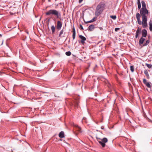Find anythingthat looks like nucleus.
I'll return each mask as SVG.
<instances>
[{
	"instance_id": "nucleus-33",
	"label": "nucleus",
	"mask_w": 152,
	"mask_h": 152,
	"mask_svg": "<svg viewBox=\"0 0 152 152\" xmlns=\"http://www.w3.org/2000/svg\"><path fill=\"white\" fill-rule=\"evenodd\" d=\"M53 94H54V96L55 97H59V96L58 95H56V94H55L54 93H53Z\"/></svg>"
},
{
	"instance_id": "nucleus-38",
	"label": "nucleus",
	"mask_w": 152,
	"mask_h": 152,
	"mask_svg": "<svg viewBox=\"0 0 152 152\" xmlns=\"http://www.w3.org/2000/svg\"><path fill=\"white\" fill-rule=\"evenodd\" d=\"M0 36H1H1H2L0 34Z\"/></svg>"
},
{
	"instance_id": "nucleus-17",
	"label": "nucleus",
	"mask_w": 152,
	"mask_h": 152,
	"mask_svg": "<svg viewBox=\"0 0 152 152\" xmlns=\"http://www.w3.org/2000/svg\"><path fill=\"white\" fill-rule=\"evenodd\" d=\"M52 32L53 34L54 33L55 30V28L54 26H52L51 27Z\"/></svg>"
},
{
	"instance_id": "nucleus-34",
	"label": "nucleus",
	"mask_w": 152,
	"mask_h": 152,
	"mask_svg": "<svg viewBox=\"0 0 152 152\" xmlns=\"http://www.w3.org/2000/svg\"><path fill=\"white\" fill-rule=\"evenodd\" d=\"M83 0H79L78 2L79 4H80L82 3Z\"/></svg>"
},
{
	"instance_id": "nucleus-6",
	"label": "nucleus",
	"mask_w": 152,
	"mask_h": 152,
	"mask_svg": "<svg viewBox=\"0 0 152 152\" xmlns=\"http://www.w3.org/2000/svg\"><path fill=\"white\" fill-rule=\"evenodd\" d=\"M62 26V23L59 20H58L57 22V28L58 30H59L61 28Z\"/></svg>"
},
{
	"instance_id": "nucleus-1",
	"label": "nucleus",
	"mask_w": 152,
	"mask_h": 152,
	"mask_svg": "<svg viewBox=\"0 0 152 152\" xmlns=\"http://www.w3.org/2000/svg\"><path fill=\"white\" fill-rule=\"evenodd\" d=\"M140 13L141 16L142 17V22L140 20V14L137 13L136 15V17L138 23L139 25L142 24L143 27V28H145L147 26V17L149 14H150V13L147 9L140 10Z\"/></svg>"
},
{
	"instance_id": "nucleus-9",
	"label": "nucleus",
	"mask_w": 152,
	"mask_h": 152,
	"mask_svg": "<svg viewBox=\"0 0 152 152\" xmlns=\"http://www.w3.org/2000/svg\"><path fill=\"white\" fill-rule=\"evenodd\" d=\"M94 25L93 24H91L89 26L88 30L89 31H92L94 29Z\"/></svg>"
},
{
	"instance_id": "nucleus-11",
	"label": "nucleus",
	"mask_w": 152,
	"mask_h": 152,
	"mask_svg": "<svg viewBox=\"0 0 152 152\" xmlns=\"http://www.w3.org/2000/svg\"><path fill=\"white\" fill-rule=\"evenodd\" d=\"M141 29L139 27H138V28L136 31L135 37L136 38H137L139 36V34L140 33Z\"/></svg>"
},
{
	"instance_id": "nucleus-18",
	"label": "nucleus",
	"mask_w": 152,
	"mask_h": 152,
	"mask_svg": "<svg viewBox=\"0 0 152 152\" xmlns=\"http://www.w3.org/2000/svg\"><path fill=\"white\" fill-rule=\"evenodd\" d=\"M64 32L63 29H62L60 32L59 34V37H64V36H62V35Z\"/></svg>"
},
{
	"instance_id": "nucleus-30",
	"label": "nucleus",
	"mask_w": 152,
	"mask_h": 152,
	"mask_svg": "<svg viewBox=\"0 0 152 152\" xmlns=\"http://www.w3.org/2000/svg\"><path fill=\"white\" fill-rule=\"evenodd\" d=\"M80 26L81 30H83V28L81 24L80 25Z\"/></svg>"
},
{
	"instance_id": "nucleus-29",
	"label": "nucleus",
	"mask_w": 152,
	"mask_h": 152,
	"mask_svg": "<svg viewBox=\"0 0 152 152\" xmlns=\"http://www.w3.org/2000/svg\"><path fill=\"white\" fill-rule=\"evenodd\" d=\"M120 28H115V31H117Z\"/></svg>"
},
{
	"instance_id": "nucleus-3",
	"label": "nucleus",
	"mask_w": 152,
	"mask_h": 152,
	"mask_svg": "<svg viewBox=\"0 0 152 152\" xmlns=\"http://www.w3.org/2000/svg\"><path fill=\"white\" fill-rule=\"evenodd\" d=\"M47 15H52L56 17L57 18L60 19L61 17V13L56 10H50L45 13Z\"/></svg>"
},
{
	"instance_id": "nucleus-8",
	"label": "nucleus",
	"mask_w": 152,
	"mask_h": 152,
	"mask_svg": "<svg viewBox=\"0 0 152 152\" xmlns=\"http://www.w3.org/2000/svg\"><path fill=\"white\" fill-rule=\"evenodd\" d=\"M142 37H146L147 34V32L146 29H144L142 30Z\"/></svg>"
},
{
	"instance_id": "nucleus-27",
	"label": "nucleus",
	"mask_w": 152,
	"mask_h": 152,
	"mask_svg": "<svg viewBox=\"0 0 152 152\" xmlns=\"http://www.w3.org/2000/svg\"><path fill=\"white\" fill-rule=\"evenodd\" d=\"M72 30H73L72 31V33H76L75 28L74 26H73V27Z\"/></svg>"
},
{
	"instance_id": "nucleus-31",
	"label": "nucleus",
	"mask_w": 152,
	"mask_h": 152,
	"mask_svg": "<svg viewBox=\"0 0 152 152\" xmlns=\"http://www.w3.org/2000/svg\"><path fill=\"white\" fill-rule=\"evenodd\" d=\"M73 126L74 127H75L76 128H77V127H78L79 126L78 125H77V124H74Z\"/></svg>"
},
{
	"instance_id": "nucleus-2",
	"label": "nucleus",
	"mask_w": 152,
	"mask_h": 152,
	"mask_svg": "<svg viewBox=\"0 0 152 152\" xmlns=\"http://www.w3.org/2000/svg\"><path fill=\"white\" fill-rule=\"evenodd\" d=\"M105 4L103 2H100L97 6L95 12V15L98 16L100 15L104 9Z\"/></svg>"
},
{
	"instance_id": "nucleus-24",
	"label": "nucleus",
	"mask_w": 152,
	"mask_h": 152,
	"mask_svg": "<svg viewBox=\"0 0 152 152\" xmlns=\"http://www.w3.org/2000/svg\"><path fill=\"white\" fill-rule=\"evenodd\" d=\"M145 65L147 66L149 69L151 68L152 67V66L151 64H146Z\"/></svg>"
},
{
	"instance_id": "nucleus-35",
	"label": "nucleus",
	"mask_w": 152,
	"mask_h": 152,
	"mask_svg": "<svg viewBox=\"0 0 152 152\" xmlns=\"http://www.w3.org/2000/svg\"><path fill=\"white\" fill-rule=\"evenodd\" d=\"M141 4L140 0H137V4Z\"/></svg>"
},
{
	"instance_id": "nucleus-25",
	"label": "nucleus",
	"mask_w": 152,
	"mask_h": 152,
	"mask_svg": "<svg viewBox=\"0 0 152 152\" xmlns=\"http://www.w3.org/2000/svg\"><path fill=\"white\" fill-rule=\"evenodd\" d=\"M66 55L67 56H70L71 54V52L69 51L66 52Z\"/></svg>"
},
{
	"instance_id": "nucleus-5",
	"label": "nucleus",
	"mask_w": 152,
	"mask_h": 152,
	"mask_svg": "<svg viewBox=\"0 0 152 152\" xmlns=\"http://www.w3.org/2000/svg\"><path fill=\"white\" fill-rule=\"evenodd\" d=\"M143 83L146 85V86L148 88H151V83L150 82H147L146 80L145 79H143Z\"/></svg>"
},
{
	"instance_id": "nucleus-15",
	"label": "nucleus",
	"mask_w": 152,
	"mask_h": 152,
	"mask_svg": "<svg viewBox=\"0 0 152 152\" xmlns=\"http://www.w3.org/2000/svg\"><path fill=\"white\" fill-rule=\"evenodd\" d=\"M144 73L147 77V78L148 79H149L150 78V77L148 71L147 70H145L144 71Z\"/></svg>"
},
{
	"instance_id": "nucleus-13",
	"label": "nucleus",
	"mask_w": 152,
	"mask_h": 152,
	"mask_svg": "<svg viewBox=\"0 0 152 152\" xmlns=\"http://www.w3.org/2000/svg\"><path fill=\"white\" fill-rule=\"evenodd\" d=\"M96 17H94L92 19V20H91L85 22V23H88L93 22L95 21L96 20Z\"/></svg>"
},
{
	"instance_id": "nucleus-36",
	"label": "nucleus",
	"mask_w": 152,
	"mask_h": 152,
	"mask_svg": "<svg viewBox=\"0 0 152 152\" xmlns=\"http://www.w3.org/2000/svg\"><path fill=\"white\" fill-rule=\"evenodd\" d=\"M48 1L49 2H50L51 1V0H48Z\"/></svg>"
},
{
	"instance_id": "nucleus-26",
	"label": "nucleus",
	"mask_w": 152,
	"mask_h": 152,
	"mask_svg": "<svg viewBox=\"0 0 152 152\" xmlns=\"http://www.w3.org/2000/svg\"><path fill=\"white\" fill-rule=\"evenodd\" d=\"M75 34H76V33H73L72 38H73V40H74L75 38Z\"/></svg>"
},
{
	"instance_id": "nucleus-39",
	"label": "nucleus",
	"mask_w": 152,
	"mask_h": 152,
	"mask_svg": "<svg viewBox=\"0 0 152 152\" xmlns=\"http://www.w3.org/2000/svg\"><path fill=\"white\" fill-rule=\"evenodd\" d=\"M27 34H28V32H27Z\"/></svg>"
},
{
	"instance_id": "nucleus-19",
	"label": "nucleus",
	"mask_w": 152,
	"mask_h": 152,
	"mask_svg": "<svg viewBox=\"0 0 152 152\" xmlns=\"http://www.w3.org/2000/svg\"><path fill=\"white\" fill-rule=\"evenodd\" d=\"M150 42V41L149 40H147L145 41V42L144 43V44L143 45V46H147L148 45Z\"/></svg>"
},
{
	"instance_id": "nucleus-21",
	"label": "nucleus",
	"mask_w": 152,
	"mask_h": 152,
	"mask_svg": "<svg viewBox=\"0 0 152 152\" xmlns=\"http://www.w3.org/2000/svg\"><path fill=\"white\" fill-rule=\"evenodd\" d=\"M149 29L150 31H152V23L151 21L149 22Z\"/></svg>"
},
{
	"instance_id": "nucleus-14",
	"label": "nucleus",
	"mask_w": 152,
	"mask_h": 152,
	"mask_svg": "<svg viewBox=\"0 0 152 152\" xmlns=\"http://www.w3.org/2000/svg\"><path fill=\"white\" fill-rule=\"evenodd\" d=\"M58 136L60 138H62L64 137V132L63 131H61L59 133Z\"/></svg>"
},
{
	"instance_id": "nucleus-16",
	"label": "nucleus",
	"mask_w": 152,
	"mask_h": 152,
	"mask_svg": "<svg viewBox=\"0 0 152 152\" xmlns=\"http://www.w3.org/2000/svg\"><path fill=\"white\" fill-rule=\"evenodd\" d=\"M79 100H76L75 101L74 104H75V107H78V105H79Z\"/></svg>"
},
{
	"instance_id": "nucleus-23",
	"label": "nucleus",
	"mask_w": 152,
	"mask_h": 152,
	"mask_svg": "<svg viewBox=\"0 0 152 152\" xmlns=\"http://www.w3.org/2000/svg\"><path fill=\"white\" fill-rule=\"evenodd\" d=\"M130 70L132 72H133L134 71V68L133 66H131L130 67Z\"/></svg>"
},
{
	"instance_id": "nucleus-22",
	"label": "nucleus",
	"mask_w": 152,
	"mask_h": 152,
	"mask_svg": "<svg viewBox=\"0 0 152 152\" xmlns=\"http://www.w3.org/2000/svg\"><path fill=\"white\" fill-rule=\"evenodd\" d=\"M110 17L114 20H115L116 18V16L115 15H111Z\"/></svg>"
},
{
	"instance_id": "nucleus-7",
	"label": "nucleus",
	"mask_w": 152,
	"mask_h": 152,
	"mask_svg": "<svg viewBox=\"0 0 152 152\" xmlns=\"http://www.w3.org/2000/svg\"><path fill=\"white\" fill-rule=\"evenodd\" d=\"M80 38L81 39V42L83 45H84L85 43V41L86 40V38L82 35L79 36Z\"/></svg>"
},
{
	"instance_id": "nucleus-37",
	"label": "nucleus",
	"mask_w": 152,
	"mask_h": 152,
	"mask_svg": "<svg viewBox=\"0 0 152 152\" xmlns=\"http://www.w3.org/2000/svg\"><path fill=\"white\" fill-rule=\"evenodd\" d=\"M102 29V28L101 27V28H100V30H101V29Z\"/></svg>"
},
{
	"instance_id": "nucleus-28",
	"label": "nucleus",
	"mask_w": 152,
	"mask_h": 152,
	"mask_svg": "<svg viewBox=\"0 0 152 152\" xmlns=\"http://www.w3.org/2000/svg\"><path fill=\"white\" fill-rule=\"evenodd\" d=\"M107 86L110 88H111L112 87L110 83H109V82H108Z\"/></svg>"
},
{
	"instance_id": "nucleus-10",
	"label": "nucleus",
	"mask_w": 152,
	"mask_h": 152,
	"mask_svg": "<svg viewBox=\"0 0 152 152\" xmlns=\"http://www.w3.org/2000/svg\"><path fill=\"white\" fill-rule=\"evenodd\" d=\"M141 3L142 4V7L140 10L147 9L146 4L145 2L143 1H141Z\"/></svg>"
},
{
	"instance_id": "nucleus-4",
	"label": "nucleus",
	"mask_w": 152,
	"mask_h": 152,
	"mask_svg": "<svg viewBox=\"0 0 152 152\" xmlns=\"http://www.w3.org/2000/svg\"><path fill=\"white\" fill-rule=\"evenodd\" d=\"M108 141L107 139L105 137L103 138L101 141H99V142L103 147H104L105 146V143L107 142Z\"/></svg>"
},
{
	"instance_id": "nucleus-32",
	"label": "nucleus",
	"mask_w": 152,
	"mask_h": 152,
	"mask_svg": "<svg viewBox=\"0 0 152 152\" xmlns=\"http://www.w3.org/2000/svg\"><path fill=\"white\" fill-rule=\"evenodd\" d=\"M137 5H138V8L139 9H140L141 7V4H137Z\"/></svg>"
},
{
	"instance_id": "nucleus-12",
	"label": "nucleus",
	"mask_w": 152,
	"mask_h": 152,
	"mask_svg": "<svg viewBox=\"0 0 152 152\" xmlns=\"http://www.w3.org/2000/svg\"><path fill=\"white\" fill-rule=\"evenodd\" d=\"M145 40V39L144 38L142 37H141L139 41V45H140L142 44H143Z\"/></svg>"
},
{
	"instance_id": "nucleus-20",
	"label": "nucleus",
	"mask_w": 152,
	"mask_h": 152,
	"mask_svg": "<svg viewBox=\"0 0 152 152\" xmlns=\"http://www.w3.org/2000/svg\"><path fill=\"white\" fill-rule=\"evenodd\" d=\"M75 129L80 133L82 132L81 128L79 126L77 128H76Z\"/></svg>"
}]
</instances>
